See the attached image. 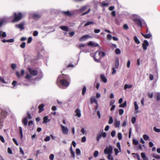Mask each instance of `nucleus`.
<instances>
[{"instance_id": "f257e3e1", "label": "nucleus", "mask_w": 160, "mask_h": 160, "mask_svg": "<svg viewBox=\"0 0 160 160\" xmlns=\"http://www.w3.org/2000/svg\"><path fill=\"white\" fill-rule=\"evenodd\" d=\"M28 70L29 73H27L25 78L30 81L31 80L32 76H36L37 74L38 71L30 68H29Z\"/></svg>"}, {"instance_id": "c9c22d12", "label": "nucleus", "mask_w": 160, "mask_h": 160, "mask_svg": "<svg viewBox=\"0 0 160 160\" xmlns=\"http://www.w3.org/2000/svg\"><path fill=\"white\" fill-rule=\"evenodd\" d=\"M132 142L133 144L135 145H138L139 143L138 141L134 139H133Z\"/></svg>"}, {"instance_id": "4c0bfd02", "label": "nucleus", "mask_w": 160, "mask_h": 160, "mask_svg": "<svg viewBox=\"0 0 160 160\" xmlns=\"http://www.w3.org/2000/svg\"><path fill=\"white\" fill-rule=\"evenodd\" d=\"M143 139L145 140H148L149 139V136L146 134L143 135Z\"/></svg>"}, {"instance_id": "680f3d73", "label": "nucleus", "mask_w": 160, "mask_h": 160, "mask_svg": "<svg viewBox=\"0 0 160 160\" xmlns=\"http://www.w3.org/2000/svg\"><path fill=\"white\" fill-rule=\"evenodd\" d=\"M124 112V110L123 109H120L119 110V114L120 115H122Z\"/></svg>"}, {"instance_id": "ddd939ff", "label": "nucleus", "mask_w": 160, "mask_h": 160, "mask_svg": "<svg viewBox=\"0 0 160 160\" xmlns=\"http://www.w3.org/2000/svg\"><path fill=\"white\" fill-rule=\"evenodd\" d=\"M134 107L135 111L136 113H138V109L139 108L137 104V102L136 101H135L134 102Z\"/></svg>"}, {"instance_id": "8fccbe9b", "label": "nucleus", "mask_w": 160, "mask_h": 160, "mask_svg": "<svg viewBox=\"0 0 160 160\" xmlns=\"http://www.w3.org/2000/svg\"><path fill=\"white\" fill-rule=\"evenodd\" d=\"M98 152L97 151H96L94 152L93 153V156L95 157H97L98 155Z\"/></svg>"}, {"instance_id": "49530a36", "label": "nucleus", "mask_w": 160, "mask_h": 160, "mask_svg": "<svg viewBox=\"0 0 160 160\" xmlns=\"http://www.w3.org/2000/svg\"><path fill=\"white\" fill-rule=\"evenodd\" d=\"M40 17V16L37 14H33V17L34 18H39Z\"/></svg>"}, {"instance_id": "58836bf2", "label": "nucleus", "mask_w": 160, "mask_h": 160, "mask_svg": "<svg viewBox=\"0 0 160 160\" xmlns=\"http://www.w3.org/2000/svg\"><path fill=\"white\" fill-rule=\"evenodd\" d=\"M87 8L86 6H84L82 7L79 10L81 12H82L84 11Z\"/></svg>"}, {"instance_id": "393cba45", "label": "nucleus", "mask_w": 160, "mask_h": 160, "mask_svg": "<svg viewBox=\"0 0 160 160\" xmlns=\"http://www.w3.org/2000/svg\"><path fill=\"white\" fill-rule=\"evenodd\" d=\"M142 35L144 38H149L152 36V35L150 34H142Z\"/></svg>"}, {"instance_id": "20e7f679", "label": "nucleus", "mask_w": 160, "mask_h": 160, "mask_svg": "<svg viewBox=\"0 0 160 160\" xmlns=\"http://www.w3.org/2000/svg\"><path fill=\"white\" fill-rule=\"evenodd\" d=\"M14 15L15 17L13 21V22H18L22 18V15L21 12H19L18 14L15 13Z\"/></svg>"}, {"instance_id": "473e14b6", "label": "nucleus", "mask_w": 160, "mask_h": 160, "mask_svg": "<svg viewBox=\"0 0 160 160\" xmlns=\"http://www.w3.org/2000/svg\"><path fill=\"white\" fill-rule=\"evenodd\" d=\"M117 136L119 140H121L122 139V136L121 133L119 132L118 133L117 135Z\"/></svg>"}, {"instance_id": "c85d7f7f", "label": "nucleus", "mask_w": 160, "mask_h": 160, "mask_svg": "<svg viewBox=\"0 0 160 160\" xmlns=\"http://www.w3.org/2000/svg\"><path fill=\"white\" fill-rule=\"evenodd\" d=\"M112 154H108L107 158L108 160H113V158L112 156Z\"/></svg>"}, {"instance_id": "a18cd8bd", "label": "nucleus", "mask_w": 160, "mask_h": 160, "mask_svg": "<svg viewBox=\"0 0 160 160\" xmlns=\"http://www.w3.org/2000/svg\"><path fill=\"white\" fill-rule=\"evenodd\" d=\"M86 90V88L85 87H84L82 89V94L83 95H84V94L85 93Z\"/></svg>"}, {"instance_id": "a878e982", "label": "nucleus", "mask_w": 160, "mask_h": 160, "mask_svg": "<svg viewBox=\"0 0 160 160\" xmlns=\"http://www.w3.org/2000/svg\"><path fill=\"white\" fill-rule=\"evenodd\" d=\"M60 28L62 30L66 31H68V27L65 26H61L60 27Z\"/></svg>"}, {"instance_id": "774afa93", "label": "nucleus", "mask_w": 160, "mask_h": 160, "mask_svg": "<svg viewBox=\"0 0 160 160\" xmlns=\"http://www.w3.org/2000/svg\"><path fill=\"white\" fill-rule=\"evenodd\" d=\"M69 34L71 37H72L75 34V32L74 31L72 32H69Z\"/></svg>"}, {"instance_id": "5fc2aeb1", "label": "nucleus", "mask_w": 160, "mask_h": 160, "mask_svg": "<svg viewBox=\"0 0 160 160\" xmlns=\"http://www.w3.org/2000/svg\"><path fill=\"white\" fill-rule=\"evenodd\" d=\"M50 136H47L44 139L45 141L48 142L50 140Z\"/></svg>"}, {"instance_id": "4d7b16f0", "label": "nucleus", "mask_w": 160, "mask_h": 160, "mask_svg": "<svg viewBox=\"0 0 160 160\" xmlns=\"http://www.w3.org/2000/svg\"><path fill=\"white\" fill-rule=\"evenodd\" d=\"M88 45L89 46H92V47H94L95 43L93 42H92L90 41L88 43Z\"/></svg>"}, {"instance_id": "052dcab7", "label": "nucleus", "mask_w": 160, "mask_h": 160, "mask_svg": "<svg viewBox=\"0 0 160 160\" xmlns=\"http://www.w3.org/2000/svg\"><path fill=\"white\" fill-rule=\"evenodd\" d=\"M136 118L135 117H133L132 118L131 121H132V122L133 124H134L135 123V122H136Z\"/></svg>"}, {"instance_id": "4be33fe9", "label": "nucleus", "mask_w": 160, "mask_h": 160, "mask_svg": "<svg viewBox=\"0 0 160 160\" xmlns=\"http://www.w3.org/2000/svg\"><path fill=\"white\" fill-rule=\"evenodd\" d=\"M26 117L24 118L22 121V123L24 124L25 126H27L28 124V119Z\"/></svg>"}, {"instance_id": "3c124183", "label": "nucleus", "mask_w": 160, "mask_h": 160, "mask_svg": "<svg viewBox=\"0 0 160 160\" xmlns=\"http://www.w3.org/2000/svg\"><path fill=\"white\" fill-rule=\"evenodd\" d=\"M109 5L108 3L103 2L102 3L101 5L102 6L105 7Z\"/></svg>"}, {"instance_id": "a211bd4d", "label": "nucleus", "mask_w": 160, "mask_h": 160, "mask_svg": "<svg viewBox=\"0 0 160 160\" xmlns=\"http://www.w3.org/2000/svg\"><path fill=\"white\" fill-rule=\"evenodd\" d=\"M100 78L101 80L104 82V83L107 82V80L106 77L104 75H101L100 76Z\"/></svg>"}, {"instance_id": "7c9ffc66", "label": "nucleus", "mask_w": 160, "mask_h": 160, "mask_svg": "<svg viewBox=\"0 0 160 160\" xmlns=\"http://www.w3.org/2000/svg\"><path fill=\"white\" fill-rule=\"evenodd\" d=\"M127 105V102L126 101H125L122 104H121L120 106L119 107L120 108H124L126 107Z\"/></svg>"}, {"instance_id": "7ed1b4c3", "label": "nucleus", "mask_w": 160, "mask_h": 160, "mask_svg": "<svg viewBox=\"0 0 160 160\" xmlns=\"http://www.w3.org/2000/svg\"><path fill=\"white\" fill-rule=\"evenodd\" d=\"M132 20L135 24L139 27L142 26V22L140 17L137 15H134L132 17Z\"/></svg>"}, {"instance_id": "e433bc0d", "label": "nucleus", "mask_w": 160, "mask_h": 160, "mask_svg": "<svg viewBox=\"0 0 160 160\" xmlns=\"http://www.w3.org/2000/svg\"><path fill=\"white\" fill-rule=\"evenodd\" d=\"M113 119L112 118V117H110L108 122V123L109 124H111L113 123Z\"/></svg>"}, {"instance_id": "9b49d317", "label": "nucleus", "mask_w": 160, "mask_h": 160, "mask_svg": "<svg viewBox=\"0 0 160 160\" xmlns=\"http://www.w3.org/2000/svg\"><path fill=\"white\" fill-rule=\"evenodd\" d=\"M149 45V43L147 40H144L142 44V46L143 50H146L147 49V47Z\"/></svg>"}, {"instance_id": "bb28decb", "label": "nucleus", "mask_w": 160, "mask_h": 160, "mask_svg": "<svg viewBox=\"0 0 160 160\" xmlns=\"http://www.w3.org/2000/svg\"><path fill=\"white\" fill-rule=\"evenodd\" d=\"M134 39L135 43L137 44H139L140 43V41L138 39V38L136 36H135L134 37Z\"/></svg>"}, {"instance_id": "338daca9", "label": "nucleus", "mask_w": 160, "mask_h": 160, "mask_svg": "<svg viewBox=\"0 0 160 160\" xmlns=\"http://www.w3.org/2000/svg\"><path fill=\"white\" fill-rule=\"evenodd\" d=\"M141 156L143 159L146 157L145 153L143 152H142L141 153Z\"/></svg>"}, {"instance_id": "423d86ee", "label": "nucleus", "mask_w": 160, "mask_h": 160, "mask_svg": "<svg viewBox=\"0 0 160 160\" xmlns=\"http://www.w3.org/2000/svg\"><path fill=\"white\" fill-rule=\"evenodd\" d=\"M116 146L118 148V149L117 148H115L114 149L115 154L116 156L117 155L119 152H121V145L120 142H117L116 143Z\"/></svg>"}, {"instance_id": "9d476101", "label": "nucleus", "mask_w": 160, "mask_h": 160, "mask_svg": "<svg viewBox=\"0 0 160 160\" xmlns=\"http://www.w3.org/2000/svg\"><path fill=\"white\" fill-rule=\"evenodd\" d=\"M91 37L88 35H86L83 36L79 38V40L80 41H82L86 40L87 39L91 38Z\"/></svg>"}, {"instance_id": "2f4dec72", "label": "nucleus", "mask_w": 160, "mask_h": 160, "mask_svg": "<svg viewBox=\"0 0 160 160\" xmlns=\"http://www.w3.org/2000/svg\"><path fill=\"white\" fill-rule=\"evenodd\" d=\"M81 132L83 135L86 134V130L84 128H82L81 129Z\"/></svg>"}, {"instance_id": "b1692460", "label": "nucleus", "mask_w": 160, "mask_h": 160, "mask_svg": "<svg viewBox=\"0 0 160 160\" xmlns=\"http://www.w3.org/2000/svg\"><path fill=\"white\" fill-rule=\"evenodd\" d=\"M133 86L132 84H125L124 87V90H126L128 88H130L132 87Z\"/></svg>"}, {"instance_id": "aec40b11", "label": "nucleus", "mask_w": 160, "mask_h": 160, "mask_svg": "<svg viewBox=\"0 0 160 160\" xmlns=\"http://www.w3.org/2000/svg\"><path fill=\"white\" fill-rule=\"evenodd\" d=\"M44 105L43 104H41L39 106L38 108L39 109V112H41L44 110Z\"/></svg>"}, {"instance_id": "79ce46f5", "label": "nucleus", "mask_w": 160, "mask_h": 160, "mask_svg": "<svg viewBox=\"0 0 160 160\" xmlns=\"http://www.w3.org/2000/svg\"><path fill=\"white\" fill-rule=\"evenodd\" d=\"M121 52L119 48H117L115 50V53L117 54H119L121 53Z\"/></svg>"}, {"instance_id": "f704fd0d", "label": "nucleus", "mask_w": 160, "mask_h": 160, "mask_svg": "<svg viewBox=\"0 0 160 160\" xmlns=\"http://www.w3.org/2000/svg\"><path fill=\"white\" fill-rule=\"evenodd\" d=\"M157 99L158 101L160 100V93H157L156 95Z\"/></svg>"}, {"instance_id": "0e129e2a", "label": "nucleus", "mask_w": 160, "mask_h": 160, "mask_svg": "<svg viewBox=\"0 0 160 160\" xmlns=\"http://www.w3.org/2000/svg\"><path fill=\"white\" fill-rule=\"evenodd\" d=\"M101 134L102 135V137L104 138H105L107 137V133L105 132H103Z\"/></svg>"}, {"instance_id": "c756f323", "label": "nucleus", "mask_w": 160, "mask_h": 160, "mask_svg": "<svg viewBox=\"0 0 160 160\" xmlns=\"http://www.w3.org/2000/svg\"><path fill=\"white\" fill-rule=\"evenodd\" d=\"M86 45L85 44H80L78 45V47L80 49H82L86 46Z\"/></svg>"}, {"instance_id": "37998d69", "label": "nucleus", "mask_w": 160, "mask_h": 160, "mask_svg": "<svg viewBox=\"0 0 160 160\" xmlns=\"http://www.w3.org/2000/svg\"><path fill=\"white\" fill-rule=\"evenodd\" d=\"M76 153L78 155H80L81 154V151L79 148H77L76 150Z\"/></svg>"}, {"instance_id": "4468645a", "label": "nucleus", "mask_w": 160, "mask_h": 160, "mask_svg": "<svg viewBox=\"0 0 160 160\" xmlns=\"http://www.w3.org/2000/svg\"><path fill=\"white\" fill-rule=\"evenodd\" d=\"M90 102L91 104H92L93 102H94L96 103V104H98V102L97 101V100L96 99L95 97L93 96L92 97L90 98Z\"/></svg>"}, {"instance_id": "c03bdc74", "label": "nucleus", "mask_w": 160, "mask_h": 160, "mask_svg": "<svg viewBox=\"0 0 160 160\" xmlns=\"http://www.w3.org/2000/svg\"><path fill=\"white\" fill-rule=\"evenodd\" d=\"M26 46V43L25 42H23L22 44L20 45V47L22 48H25Z\"/></svg>"}, {"instance_id": "13d9d810", "label": "nucleus", "mask_w": 160, "mask_h": 160, "mask_svg": "<svg viewBox=\"0 0 160 160\" xmlns=\"http://www.w3.org/2000/svg\"><path fill=\"white\" fill-rule=\"evenodd\" d=\"M116 135V132L113 130L111 132V135L112 137H114Z\"/></svg>"}, {"instance_id": "603ef678", "label": "nucleus", "mask_w": 160, "mask_h": 160, "mask_svg": "<svg viewBox=\"0 0 160 160\" xmlns=\"http://www.w3.org/2000/svg\"><path fill=\"white\" fill-rule=\"evenodd\" d=\"M63 13L65 15L68 16H70L71 15V14L69 12V11H64L63 12Z\"/></svg>"}, {"instance_id": "dca6fc26", "label": "nucleus", "mask_w": 160, "mask_h": 160, "mask_svg": "<svg viewBox=\"0 0 160 160\" xmlns=\"http://www.w3.org/2000/svg\"><path fill=\"white\" fill-rule=\"evenodd\" d=\"M43 123H48L50 121V119H49L48 118L47 116H46L43 118Z\"/></svg>"}, {"instance_id": "e2e57ef3", "label": "nucleus", "mask_w": 160, "mask_h": 160, "mask_svg": "<svg viewBox=\"0 0 160 160\" xmlns=\"http://www.w3.org/2000/svg\"><path fill=\"white\" fill-rule=\"evenodd\" d=\"M32 38L31 37H29L27 43H30L32 41Z\"/></svg>"}, {"instance_id": "0eeeda50", "label": "nucleus", "mask_w": 160, "mask_h": 160, "mask_svg": "<svg viewBox=\"0 0 160 160\" xmlns=\"http://www.w3.org/2000/svg\"><path fill=\"white\" fill-rule=\"evenodd\" d=\"M61 126L62 133L64 134H67L68 132V128L62 125H61Z\"/></svg>"}, {"instance_id": "de8ad7c7", "label": "nucleus", "mask_w": 160, "mask_h": 160, "mask_svg": "<svg viewBox=\"0 0 160 160\" xmlns=\"http://www.w3.org/2000/svg\"><path fill=\"white\" fill-rule=\"evenodd\" d=\"M127 119L124 121L123 122H122V126L123 127H125L126 126L127 124Z\"/></svg>"}, {"instance_id": "39448f33", "label": "nucleus", "mask_w": 160, "mask_h": 160, "mask_svg": "<svg viewBox=\"0 0 160 160\" xmlns=\"http://www.w3.org/2000/svg\"><path fill=\"white\" fill-rule=\"evenodd\" d=\"M105 154H112V148L111 145L107 147L104 151Z\"/></svg>"}, {"instance_id": "09e8293b", "label": "nucleus", "mask_w": 160, "mask_h": 160, "mask_svg": "<svg viewBox=\"0 0 160 160\" xmlns=\"http://www.w3.org/2000/svg\"><path fill=\"white\" fill-rule=\"evenodd\" d=\"M153 130L154 131L157 132H160V129L157 128L156 127H154L153 128Z\"/></svg>"}, {"instance_id": "72a5a7b5", "label": "nucleus", "mask_w": 160, "mask_h": 160, "mask_svg": "<svg viewBox=\"0 0 160 160\" xmlns=\"http://www.w3.org/2000/svg\"><path fill=\"white\" fill-rule=\"evenodd\" d=\"M0 80L2 82L5 84H7L8 83V82L5 81L4 78L2 77H0Z\"/></svg>"}, {"instance_id": "2eb2a0df", "label": "nucleus", "mask_w": 160, "mask_h": 160, "mask_svg": "<svg viewBox=\"0 0 160 160\" xmlns=\"http://www.w3.org/2000/svg\"><path fill=\"white\" fill-rule=\"evenodd\" d=\"M119 65V59L118 58H117L115 59V67L116 69H118V68Z\"/></svg>"}, {"instance_id": "5701e85b", "label": "nucleus", "mask_w": 160, "mask_h": 160, "mask_svg": "<svg viewBox=\"0 0 160 160\" xmlns=\"http://www.w3.org/2000/svg\"><path fill=\"white\" fill-rule=\"evenodd\" d=\"M120 121H118L117 119L115 120L114 124L116 127H119L120 125Z\"/></svg>"}, {"instance_id": "69168bd1", "label": "nucleus", "mask_w": 160, "mask_h": 160, "mask_svg": "<svg viewBox=\"0 0 160 160\" xmlns=\"http://www.w3.org/2000/svg\"><path fill=\"white\" fill-rule=\"evenodd\" d=\"M124 29L127 30L128 29V27L127 24H124L123 26Z\"/></svg>"}, {"instance_id": "cd10ccee", "label": "nucleus", "mask_w": 160, "mask_h": 160, "mask_svg": "<svg viewBox=\"0 0 160 160\" xmlns=\"http://www.w3.org/2000/svg\"><path fill=\"white\" fill-rule=\"evenodd\" d=\"M19 130L21 136V139H22L23 137L22 128L21 127H19Z\"/></svg>"}, {"instance_id": "a19ab883", "label": "nucleus", "mask_w": 160, "mask_h": 160, "mask_svg": "<svg viewBox=\"0 0 160 160\" xmlns=\"http://www.w3.org/2000/svg\"><path fill=\"white\" fill-rule=\"evenodd\" d=\"M17 65L16 64L12 63L11 65V67L13 70H14L16 68Z\"/></svg>"}, {"instance_id": "f3484780", "label": "nucleus", "mask_w": 160, "mask_h": 160, "mask_svg": "<svg viewBox=\"0 0 160 160\" xmlns=\"http://www.w3.org/2000/svg\"><path fill=\"white\" fill-rule=\"evenodd\" d=\"M76 116L78 118H80L81 116V113L80 109H78L75 111Z\"/></svg>"}, {"instance_id": "ea45409f", "label": "nucleus", "mask_w": 160, "mask_h": 160, "mask_svg": "<svg viewBox=\"0 0 160 160\" xmlns=\"http://www.w3.org/2000/svg\"><path fill=\"white\" fill-rule=\"evenodd\" d=\"M93 24V22L92 21H90L87 22L85 25L84 26H87Z\"/></svg>"}, {"instance_id": "f8f14e48", "label": "nucleus", "mask_w": 160, "mask_h": 160, "mask_svg": "<svg viewBox=\"0 0 160 160\" xmlns=\"http://www.w3.org/2000/svg\"><path fill=\"white\" fill-rule=\"evenodd\" d=\"M24 22H22L16 25L15 27L16 28H18L22 30L24 29Z\"/></svg>"}, {"instance_id": "864d4df0", "label": "nucleus", "mask_w": 160, "mask_h": 160, "mask_svg": "<svg viewBox=\"0 0 160 160\" xmlns=\"http://www.w3.org/2000/svg\"><path fill=\"white\" fill-rule=\"evenodd\" d=\"M54 156L52 154H51L49 157V158L50 160H53L54 158Z\"/></svg>"}, {"instance_id": "6e6d98bb", "label": "nucleus", "mask_w": 160, "mask_h": 160, "mask_svg": "<svg viewBox=\"0 0 160 160\" xmlns=\"http://www.w3.org/2000/svg\"><path fill=\"white\" fill-rule=\"evenodd\" d=\"M115 68H114V67H113L112 68V74H113V75H115L116 74V70H115Z\"/></svg>"}, {"instance_id": "412c9836", "label": "nucleus", "mask_w": 160, "mask_h": 160, "mask_svg": "<svg viewBox=\"0 0 160 160\" xmlns=\"http://www.w3.org/2000/svg\"><path fill=\"white\" fill-rule=\"evenodd\" d=\"M7 36V34L5 32L0 31V37L5 38Z\"/></svg>"}, {"instance_id": "bf43d9fd", "label": "nucleus", "mask_w": 160, "mask_h": 160, "mask_svg": "<svg viewBox=\"0 0 160 160\" xmlns=\"http://www.w3.org/2000/svg\"><path fill=\"white\" fill-rule=\"evenodd\" d=\"M102 137V135L101 134L98 135L96 138L97 141H98Z\"/></svg>"}, {"instance_id": "6ab92c4d", "label": "nucleus", "mask_w": 160, "mask_h": 160, "mask_svg": "<svg viewBox=\"0 0 160 160\" xmlns=\"http://www.w3.org/2000/svg\"><path fill=\"white\" fill-rule=\"evenodd\" d=\"M28 126L29 127V129L30 130H32L33 129L34 125H33V122L32 121H30L29 122Z\"/></svg>"}, {"instance_id": "f03ea898", "label": "nucleus", "mask_w": 160, "mask_h": 160, "mask_svg": "<svg viewBox=\"0 0 160 160\" xmlns=\"http://www.w3.org/2000/svg\"><path fill=\"white\" fill-rule=\"evenodd\" d=\"M105 56V53L103 52L98 51L96 52L94 59V60L97 62H99L100 59L102 57Z\"/></svg>"}, {"instance_id": "1a4fd4ad", "label": "nucleus", "mask_w": 160, "mask_h": 160, "mask_svg": "<svg viewBox=\"0 0 160 160\" xmlns=\"http://www.w3.org/2000/svg\"><path fill=\"white\" fill-rule=\"evenodd\" d=\"M25 73V71L24 70L22 69L21 71V73L19 74L18 72H16V74L17 77L19 79H20L21 77L23 76Z\"/></svg>"}, {"instance_id": "6e6552de", "label": "nucleus", "mask_w": 160, "mask_h": 160, "mask_svg": "<svg viewBox=\"0 0 160 160\" xmlns=\"http://www.w3.org/2000/svg\"><path fill=\"white\" fill-rule=\"evenodd\" d=\"M60 82L63 86L66 87H68L69 84V83L65 79H62L60 80Z\"/></svg>"}]
</instances>
